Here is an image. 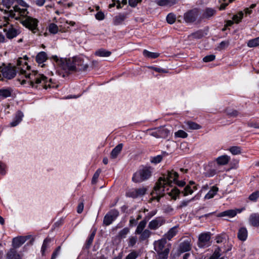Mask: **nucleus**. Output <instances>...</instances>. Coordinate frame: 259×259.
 Returning <instances> with one entry per match:
<instances>
[{
	"label": "nucleus",
	"mask_w": 259,
	"mask_h": 259,
	"mask_svg": "<svg viewBox=\"0 0 259 259\" xmlns=\"http://www.w3.org/2000/svg\"><path fill=\"white\" fill-rule=\"evenodd\" d=\"M130 233V229L127 227L124 228L120 230L118 234V237L119 239H124L126 237L127 235Z\"/></svg>",
	"instance_id": "obj_40"
},
{
	"label": "nucleus",
	"mask_w": 259,
	"mask_h": 259,
	"mask_svg": "<svg viewBox=\"0 0 259 259\" xmlns=\"http://www.w3.org/2000/svg\"><path fill=\"white\" fill-rule=\"evenodd\" d=\"M51 241V239L49 238H46L44 240L42 245L41 248V252L42 255H45V251L49 247V244Z\"/></svg>",
	"instance_id": "obj_44"
},
{
	"label": "nucleus",
	"mask_w": 259,
	"mask_h": 259,
	"mask_svg": "<svg viewBox=\"0 0 259 259\" xmlns=\"http://www.w3.org/2000/svg\"><path fill=\"white\" fill-rule=\"evenodd\" d=\"M7 173V167L6 164L0 161V176H4Z\"/></svg>",
	"instance_id": "obj_55"
},
{
	"label": "nucleus",
	"mask_w": 259,
	"mask_h": 259,
	"mask_svg": "<svg viewBox=\"0 0 259 259\" xmlns=\"http://www.w3.org/2000/svg\"><path fill=\"white\" fill-rule=\"evenodd\" d=\"M249 224L253 227L259 226V214L256 213H251L249 218Z\"/></svg>",
	"instance_id": "obj_25"
},
{
	"label": "nucleus",
	"mask_w": 259,
	"mask_h": 259,
	"mask_svg": "<svg viewBox=\"0 0 259 259\" xmlns=\"http://www.w3.org/2000/svg\"><path fill=\"white\" fill-rule=\"evenodd\" d=\"M138 241V238L136 236H131L127 239L128 246L130 247H134Z\"/></svg>",
	"instance_id": "obj_42"
},
{
	"label": "nucleus",
	"mask_w": 259,
	"mask_h": 259,
	"mask_svg": "<svg viewBox=\"0 0 259 259\" xmlns=\"http://www.w3.org/2000/svg\"><path fill=\"white\" fill-rule=\"evenodd\" d=\"M101 169H98L97 170V171L95 172V174H94V176L93 177V178H92V183L94 184H96L97 181V180L99 177V175L101 173Z\"/></svg>",
	"instance_id": "obj_57"
},
{
	"label": "nucleus",
	"mask_w": 259,
	"mask_h": 259,
	"mask_svg": "<svg viewBox=\"0 0 259 259\" xmlns=\"http://www.w3.org/2000/svg\"><path fill=\"white\" fill-rule=\"evenodd\" d=\"M119 215V211L113 209L109 211L104 217L103 224L105 226H109L114 221Z\"/></svg>",
	"instance_id": "obj_12"
},
{
	"label": "nucleus",
	"mask_w": 259,
	"mask_h": 259,
	"mask_svg": "<svg viewBox=\"0 0 259 259\" xmlns=\"http://www.w3.org/2000/svg\"><path fill=\"white\" fill-rule=\"evenodd\" d=\"M51 59L55 62L59 68L64 71L62 74L63 77L70 73L87 71L89 67L88 64L85 63L84 61L79 57H74L72 59L59 58L57 56L54 55L52 56ZM58 72L61 75L59 71Z\"/></svg>",
	"instance_id": "obj_2"
},
{
	"label": "nucleus",
	"mask_w": 259,
	"mask_h": 259,
	"mask_svg": "<svg viewBox=\"0 0 259 259\" xmlns=\"http://www.w3.org/2000/svg\"><path fill=\"white\" fill-rule=\"evenodd\" d=\"M147 132L150 136L156 138H165L167 137L169 134V131L164 127L149 129L147 130Z\"/></svg>",
	"instance_id": "obj_9"
},
{
	"label": "nucleus",
	"mask_w": 259,
	"mask_h": 259,
	"mask_svg": "<svg viewBox=\"0 0 259 259\" xmlns=\"http://www.w3.org/2000/svg\"><path fill=\"white\" fill-rule=\"evenodd\" d=\"M215 56L214 55H209L204 57L203 61L205 62H209L212 61L215 59Z\"/></svg>",
	"instance_id": "obj_61"
},
{
	"label": "nucleus",
	"mask_w": 259,
	"mask_h": 259,
	"mask_svg": "<svg viewBox=\"0 0 259 259\" xmlns=\"http://www.w3.org/2000/svg\"><path fill=\"white\" fill-rule=\"evenodd\" d=\"M16 67L17 72L25 76V79L22 80V84L39 90L42 89L47 90L48 88L56 87L52 83L51 79H48L44 74H40L36 71H31L30 66L28 65L25 58H19L17 60Z\"/></svg>",
	"instance_id": "obj_1"
},
{
	"label": "nucleus",
	"mask_w": 259,
	"mask_h": 259,
	"mask_svg": "<svg viewBox=\"0 0 259 259\" xmlns=\"http://www.w3.org/2000/svg\"><path fill=\"white\" fill-rule=\"evenodd\" d=\"M26 239L24 237H16L13 239V248H19L20 246H21L24 242L26 241Z\"/></svg>",
	"instance_id": "obj_27"
},
{
	"label": "nucleus",
	"mask_w": 259,
	"mask_h": 259,
	"mask_svg": "<svg viewBox=\"0 0 259 259\" xmlns=\"http://www.w3.org/2000/svg\"><path fill=\"white\" fill-rule=\"evenodd\" d=\"M215 13V10L212 8H206L203 14L204 18H209L213 16Z\"/></svg>",
	"instance_id": "obj_39"
},
{
	"label": "nucleus",
	"mask_w": 259,
	"mask_h": 259,
	"mask_svg": "<svg viewBox=\"0 0 259 259\" xmlns=\"http://www.w3.org/2000/svg\"><path fill=\"white\" fill-rule=\"evenodd\" d=\"M24 116L23 113L21 111H18L16 112L15 116L13 121L10 123L11 127H14L18 125L22 120Z\"/></svg>",
	"instance_id": "obj_22"
},
{
	"label": "nucleus",
	"mask_w": 259,
	"mask_h": 259,
	"mask_svg": "<svg viewBox=\"0 0 259 259\" xmlns=\"http://www.w3.org/2000/svg\"><path fill=\"white\" fill-rule=\"evenodd\" d=\"M151 174L150 167H143L133 175L132 180L135 183H141L148 180L151 177Z\"/></svg>",
	"instance_id": "obj_7"
},
{
	"label": "nucleus",
	"mask_w": 259,
	"mask_h": 259,
	"mask_svg": "<svg viewBox=\"0 0 259 259\" xmlns=\"http://www.w3.org/2000/svg\"><path fill=\"white\" fill-rule=\"evenodd\" d=\"M139 235H140L139 240L141 241H143L150 237L151 235V232L148 229H145Z\"/></svg>",
	"instance_id": "obj_37"
},
{
	"label": "nucleus",
	"mask_w": 259,
	"mask_h": 259,
	"mask_svg": "<svg viewBox=\"0 0 259 259\" xmlns=\"http://www.w3.org/2000/svg\"><path fill=\"white\" fill-rule=\"evenodd\" d=\"M188 134L183 130H179L175 133V138H186L188 137Z\"/></svg>",
	"instance_id": "obj_46"
},
{
	"label": "nucleus",
	"mask_w": 259,
	"mask_h": 259,
	"mask_svg": "<svg viewBox=\"0 0 259 259\" xmlns=\"http://www.w3.org/2000/svg\"><path fill=\"white\" fill-rule=\"evenodd\" d=\"M58 27L54 23H51L49 26V31L50 33L56 34L58 31Z\"/></svg>",
	"instance_id": "obj_48"
},
{
	"label": "nucleus",
	"mask_w": 259,
	"mask_h": 259,
	"mask_svg": "<svg viewBox=\"0 0 259 259\" xmlns=\"http://www.w3.org/2000/svg\"><path fill=\"white\" fill-rule=\"evenodd\" d=\"M138 222L137 221V220H136L135 218L133 217H131L129 221V226L130 227L135 226L138 224Z\"/></svg>",
	"instance_id": "obj_63"
},
{
	"label": "nucleus",
	"mask_w": 259,
	"mask_h": 259,
	"mask_svg": "<svg viewBox=\"0 0 259 259\" xmlns=\"http://www.w3.org/2000/svg\"><path fill=\"white\" fill-rule=\"evenodd\" d=\"M259 198V191H256L251 193L248 197V199L253 202H256Z\"/></svg>",
	"instance_id": "obj_49"
},
{
	"label": "nucleus",
	"mask_w": 259,
	"mask_h": 259,
	"mask_svg": "<svg viewBox=\"0 0 259 259\" xmlns=\"http://www.w3.org/2000/svg\"><path fill=\"white\" fill-rule=\"evenodd\" d=\"M166 20L169 24H173L175 22L176 17L173 14L170 13L167 15Z\"/></svg>",
	"instance_id": "obj_56"
},
{
	"label": "nucleus",
	"mask_w": 259,
	"mask_h": 259,
	"mask_svg": "<svg viewBox=\"0 0 259 259\" xmlns=\"http://www.w3.org/2000/svg\"><path fill=\"white\" fill-rule=\"evenodd\" d=\"M165 223V220L164 218L159 217H156L151 221L148 224V228L153 230H155Z\"/></svg>",
	"instance_id": "obj_15"
},
{
	"label": "nucleus",
	"mask_w": 259,
	"mask_h": 259,
	"mask_svg": "<svg viewBox=\"0 0 259 259\" xmlns=\"http://www.w3.org/2000/svg\"><path fill=\"white\" fill-rule=\"evenodd\" d=\"M48 59L47 53L44 51L38 53L35 57V61L41 67H44L45 64L44 63Z\"/></svg>",
	"instance_id": "obj_16"
},
{
	"label": "nucleus",
	"mask_w": 259,
	"mask_h": 259,
	"mask_svg": "<svg viewBox=\"0 0 259 259\" xmlns=\"http://www.w3.org/2000/svg\"><path fill=\"white\" fill-rule=\"evenodd\" d=\"M12 91V90L10 88L1 89H0V97L3 98L11 97Z\"/></svg>",
	"instance_id": "obj_33"
},
{
	"label": "nucleus",
	"mask_w": 259,
	"mask_h": 259,
	"mask_svg": "<svg viewBox=\"0 0 259 259\" xmlns=\"http://www.w3.org/2000/svg\"><path fill=\"white\" fill-rule=\"evenodd\" d=\"M218 190L219 189L217 187L215 186H212L208 192L205 195L204 198L205 199H209L213 198L217 194Z\"/></svg>",
	"instance_id": "obj_34"
},
{
	"label": "nucleus",
	"mask_w": 259,
	"mask_h": 259,
	"mask_svg": "<svg viewBox=\"0 0 259 259\" xmlns=\"http://www.w3.org/2000/svg\"><path fill=\"white\" fill-rule=\"evenodd\" d=\"M248 232L246 228H240L238 232V238L240 240L245 241L247 238Z\"/></svg>",
	"instance_id": "obj_28"
},
{
	"label": "nucleus",
	"mask_w": 259,
	"mask_h": 259,
	"mask_svg": "<svg viewBox=\"0 0 259 259\" xmlns=\"http://www.w3.org/2000/svg\"><path fill=\"white\" fill-rule=\"evenodd\" d=\"M4 18L5 16L2 17V19L0 20V21H3V23L1 24L0 27H1L2 25L5 27L3 30L6 33L7 38L11 39L17 37L21 33L20 29L18 27H14L12 25L8 26V24H9L10 21H11L12 19L10 18V20H8V22L7 23V22L5 21Z\"/></svg>",
	"instance_id": "obj_6"
},
{
	"label": "nucleus",
	"mask_w": 259,
	"mask_h": 259,
	"mask_svg": "<svg viewBox=\"0 0 259 259\" xmlns=\"http://www.w3.org/2000/svg\"><path fill=\"white\" fill-rule=\"evenodd\" d=\"M247 126L255 128H259V123L254 121H249L247 123Z\"/></svg>",
	"instance_id": "obj_64"
},
{
	"label": "nucleus",
	"mask_w": 259,
	"mask_h": 259,
	"mask_svg": "<svg viewBox=\"0 0 259 259\" xmlns=\"http://www.w3.org/2000/svg\"><path fill=\"white\" fill-rule=\"evenodd\" d=\"M229 45V42L228 41H223L220 43L219 46L218 47L219 50H221L222 49H224L227 48Z\"/></svg>",
	"instance_id": "obj_59"
},
{
	"label": "nucleus",
	"mask_w": 259,
	"mask_h": 259,
	"mask_svg": "<svg viewBox=\"0 0 259 259\" xmlns=\"http://www.w3.org/2000/svg\"><path fill=\"white\" fill-rule=\"evenodd\" d=\"M147 224V221L143 220L141 221L137 226V227L135 230L136 234H140L142 231L144 230V229Z\"/></svg>",
	"instance_id": "obj_36"
},
{
	"label": "nucleus",
	"mask_w": 259,
	"mask_h": 259,
	"mask_svg": "<svg viewBox=\"0 0 259 259\" xmlns=\"http://www.w3.org/2000/svg\"><path fill=\"white\" fill-rule=\"evenodd\" d=\"M155 3L161 7H170L177 3V0H155Z\"/></svg>",
	"instance_id": "obj_24"
},
{
	"label": "nucleus",
	"mask_w": 259,
	"mask_h": 259,
	"mask_svg": "<svg viewBox=\"0 0 259 259\" xmlns=\"http://www.w3.org/2000/svg\"><path fill=\"white\" fill-rule=\"evenodd\" d=\"M16 3L17 4L18 6L15 5V6L12 7L13 9H11L9 11L8 17L5 16L4 20L7 23L8 22V20H10V18L14 19L13 15L16 11L20 12V10L25 9L28 10L27 8H29V5L23 0H16Z\"/></svg>",
	"instance_id": "obj_8"
},
{
	"label": "nucleus",
	"mask_w": 259,
	"mask_h": 259,
	"mask_svg": "<svg viewBox=\"0 0 259 259\" xmlns=\"http://www.w3.org/2000/svg\"><path fill=\"white\" fill-rule=\"evenodd\" d=\"M29 12L26 9L16 12L13 15L14 19L18 21L23 26L31 30L33 33L38 31V20L28 15Z\"/></svg>",
	"instance_id": "obj_4"
},
{
	"label": "nucleus",
	"mask_w": 259,
	"mask_h": 259,
	"mask_svg": "<svg viewBox=\"0 0 259 259\" xmlns=\"http://www.w3.org/2000/svg\"><path fill=\"white\" fill-rule=\"evenodd\" d=\"M162 159V156L160 155H157L156 156L153 157L151 160V162L153 163H158Z\"/></svg>",
	"instance_id": "obj_58"
},
{
	"label": "nucleus",
	"mask_w": 259,
	"mask_h": 259,
	"mask_svg": "<svg viewBox=\"0 0 259 259\" xmlns=\"http://www.w3.org/2000/svg\"><path fill=\"white\" fill-rule=\"evenodd\" d=\"M178 178V173L174 170L169 171L167 174L160 177L151 192L153 199L159 201L161 197L169 192V188L172 186V184L176 181Z\"/></svg>",
	"instance_id": "obj_3"
},
{
	"label": "nucleus",
	"mask_w": 259,
	"mask_h": 259,
	"mask_svg": "<svg viewBox=\"0 0 259 259\" xmlns=\"http://www.w3.org/2000/svg\"><path fill=\"white\" fill-rule=\"evenodd\" d=\"M230 160V156L227 155H224L218 157L216 159V161L218 164L224 165L227 164L229 162Z\"/></svg>",
	"instance_id": "obj_30"
},
{
	"label": "nucleus",
	"mask_w": 259,
	"mask_h": 259,
	"mask_svg": "<svg viewBox=\"0 0 259 259\" xmlns=\"http://www.w3.org/2000/svg\"><path fill=\"white\" fill-rule=\"evenodd\" d=\"M241 210L239 209H229L224 211L221 212L218 214L219 217H228L232 218L236 215L237 212H241Z\"/></svg>",
	"instance_id": "obj_17"
},
{
	"label": "nucleus",
	"mask_w": 259,
	"mask_h": 259,
	"mask_svg": "<svg viewBox=\"0 0 259 259\" xmlns=\"http://www.w3.org/2000/svg\"><path fill=\"white\" fill-rule=\"evenodd\" d=\"M227 114L230 117H236L239 115V112L236 110H229L226 111Z\"/></svg>",
	"instance_id": "obj_60"
},
{
	"label": "nucleus",
	"mask_w": 259,
	"mask_h": 259,
	"mask_svg": "<svg viewBox=\"0 0 259 259\" xmlns=\"http://www.w3.org/2000/svg\"><path fill=\"white\" fill-rule=\"evenodd\" d=\"M6 259H22V256L16 249L11 248L6 254Z\"/></svg>",
	"instance_id": "obj_18"
},
{
	"label": "nucleus",
	"mask_w": 259,
	"mask_h": 259,
	"mask_svg": "<svg viewBox=\"0 0 259 259\" xmlns=\"http://www.w3.org/2000/svg\"><path fill=\"white\" fill-rule=\"evenodd\" d=\"M229 151L233 155H238L241 153V148L239 146H232L229 149Z\"/></svg>",
	"instance_id": "obj_45"
},
{
	"label": "nucleus",
	"mask_w": 259,
	"mask_h": 259,
	"mask_svg": "<svg viewBox=\"0 0 259 259\" xmlns=\"http://www.w3.org/2000/svg\"><path fill=\"white\" fill-rule=\"evenodd\" d=\"M196 190H197V185L193 181H190L183 190H180L176 188H171L169 192H167V194L172 199L176 200L180 193H182L183 196H187L191 195Z\"/></svg>",
	"instance_id": "obj_5"
},
{
	"label": "nucleus",
	"mask_w": 259,
	"mask_h": 259,
	"mask_svg": "<svg viewBox=\"0 0 259 259\" xmlns=\"http://www.w3.org/2000/svg\"><path fill=\"white\" fill-rule=\"evenodd\" d=\"M16 74V70L14 68L0 66V80L1 79V75L4 77L10 79L14 77Z\"/></svg>",
	"instance_id": "obj_11"
},
{
	"label": "nucleus",
	"mask_w": 259,
	"mask_h": 259,
	"mask_svg": "<svg viewBox=\"0 0 259 259\" xmlns=\"http://www.w3.org/2000/svg\"><path fill=\"white\" fill-rule=\"evenodd\" d=\"M190 36L196 39H200L204 36V32L201 30L197 31L192 33Z\"/></svg>",
	"instance_id": "obj_50"
},
{
	"label": "nucleus",
	"mask_w": 259,
	"mask_h": 259,
	"mask_svg": "<svg viewBox=\"0 0 259 259\" xmlns=\"http://www.w3.org/2000/svg\"><path fill=\"white\" fill-rule=\"evenodd\" d=\"M110 51H107L104 49H100L97 51L95 53V55L97 56L105 57H109L111 55Z\"/></svg>",
	"instance_id": "obj_38"
},
{
	"label": "nucleus",
	"mask_w": 259,
	"mask_h": 259,
	"mask_svg": "<svg viewBox=\"0 0 259 259\" xmlns=\"http://www.w3.org/2000/svg\"><path fill=\"white\" fill-rule=\"evenodd\" d=\"M221 249L218 247L215 248L213 253L207 259H224V256H222Z\"/></svg>",
	"instance_id": "obj_31"
},
{
	"label": "nucleus",
	"mask_w": 259,
	"mask_h": 259,
	"mask_svg": "<svg viewBox=\"0 0 259 259\" xmlns=\"http://www.w3.org/2000/svg\"><path fill=\"white\" fill-rule=\"evenodd\" d=\"M138 256V252L137 251L133 250L126 256L125 259H136Z\"/></svg>",
	"instance_id": "obj_52"
},
{
	"label": "nucleus",
	"mask_w": 259,
	"mask_h": 259,
	"mask_svg": "<svg viewBox=\"0 0 259 259\" xmlns=\"http://www.w3.org/2000/svg\"><path fill=\"white\" fill-rule=\"evenodd\" d=\"M215 240L217 243H223L226 240V236L223 234L218 235L215 237Z\"/></svg>",
	"instance_id": "obj_53"
},
{
	"label": "nucleus",
	"mask_w": 259,
	"mask_h": 259,
	"mask_svg": "<svg viewBox=\"0 0 259 259\" xmlns=\"http://www.w3.org/2000/svg\"><path fill=\"white\" fill-rule=\"evenodd\" d=\"M122 147L123 144L121 143L118 144L114 149H113L110 154L111 158L112 159L116 158L121 151Z\"/></svg>",
	"instance_id": "obj_29"
},
{
	"label": "nucleus",
	"mask_w": 259,
	"mask_h": 259,
	"mask_svg": "<svg viewBox=\"0 0 259 259\" xmlns=\"http://www.w3.org/2000/svg\"><path fill=\"white\" fill-rule=\"evenodd\" d=\"M199 199V196L198 195H196L190 199L184 200L180 202L179 204L177 206V208L178 209H182L187 206L190 202Z\"/></svg>",
	"instance_id": "obj_26"
},
{
	"label": "nucleus",
	"mask_w": 259,
	"mask_h": 259,
	"mask_svg": "<svg viewBox=\"0 0 259 259\" xmlns=\"http://www.w3.org/2000/svg\"><path fill=\"white\" fill-rule=\"evenodd\" d=\"M210 232H207L201 233L198 237V246L200 248H206L210 246Z\"/></svg>",
	"instance_id": "obj_10"
},
{
	"label": "nucleus",
	"mask_w": 259,
	"mask_h": 259,
	"mask_svg": "<svg viewBox=\"0 0 259 259\" xmlns=\"http://www.w3.org/2000/svg\"><path fill=\"white\" fill-rule=\"evenodd\" d=\"M169 252L168 248H164L163 251L157 252L158 256V259H167L168 255Z\"/></svg>",
	"instance_id": "obj_41"
},
{
	"label": "nucleus",
	"mask_w": 259,
	"mask_h": 259,
	"mask_svg": "<svg viewBox=\"0 0 259 259\" xmlns=\"http://www.w3.org/2000/svg\"><path fill=\"white\" fill-rule=\"evenodd\" d=\"M147 189L145 187L132 189L126 193L127 197L136 198L143 196L146 194Z\"/></svg>",
	"instance_id": "obj_13"
},
{
	"label": "nucleus",
	"mask_w": 259,
	"mask_h": 259,
	"mask_svg": "<svg viewBox=\"0 0 259 259\" xmlns=\"http://www.w3.org/2000/svg\"><path fill=\"white\" fill-rule=\"evenodd\" d=\"M143 54L144 57L149 59H155L158 58L160 54L156 52H151L147 50H144Z\"/></svg>",
	"instance_id": "obj_35"
},
{
	"label": "nucleus",
	"mask_w": 259,
	"mask_h": 259,
	"mask_svg": "<svg viewBox=\"0 0 259 259\" xmlns=\"http://www.w3.org/2000/svg\"><path fill=\"white\" fill-rule=\"evenodd\" d=\"M243 16V13L242 12H239L238 13L233 16V20L234 22L238 23L242 20Z\"/></svg>",
	"instance_id": "obj_47"
},
{
	"label": "nucleus",
	"mask_w": 259,
	"mask_h": 259,
	"mask_svg": "<svg viewBox=\"0 0 259 259\" xmlns=\"http://www.w3.org/2000/svg\"><path fill=\"white\" fill-rule=\"evenodd\" d=\"M61 251V246H58L53 252L51 259H55L60 254Z\"/></svg>",
	"instance_id": "obj_62"
},
{
	"label": "nucleus",
	"mask_w": 259,
	"mask_h": 259,
	"mask_svg": "<svg viewBox=\"0 0 259 259\" xmlns=\"http://www.w3.org/2000/svg\"><path fill=\"white\" fill-rule=\"evenodd\" d=\"M191 249L190 241L189 240H186L180 243L178 250L180 253H184L189 251Z\"/></svg>",
	"instance_id": "obj_20"
},
{
	"label": "nucleus",
	"mask_w": 259,
	"mask_h": 259,
	"mask_svg": "<svg viewBox=\"0 0 259 259\" xmlns=\"http://www.w3.org/2000/svg\"><path fill=\"white\" fill-rule=\"evenodd\" d=\"M127 18V14L119 13L113 18V22L115 25L122 24L123 22Z\"/></svg>",
	"instance_id": "obj_23"
},
{
	"label": "nucleus",
	"mask_w": 259,
	"mask_h": 259,
	"mask_svg": "<svg viewBox=\"0 0 259 259\" xmlns=\"http://www.w3.org/2000/svg\"><path fill=\"white\" fill-rule=\"evenodd\" d=\"M15 3H16V0H2L3 5L4 7H5L6 8L8 9V10L7 11L8 12L6 14L5 16L8 17V13L9 12V11L11 9H13L12 8V9H11V7H13V5L14 6L15 5H16Z\"/></svg>",
	"instance_id": "obj_32"
},
{
	"label": "nucleus",
	"mask_w": 259,
	"mask_h": 259,
	"mask_svg": "<svg viewBox=\"0 0 259 259\" xmlns=\"http://www.w3.org/2000/svg\"><path fill=\"white\" fill-rule=\"evenodd\" d=\"M259 46V36L248 40L247 46L249 48L255 47Z\"/></svg>",
	"instance_id": "obj_43"
},
{
	"label": "nucleus",
	"mask_w": 259,
	"mask_h": 259,
	"mask_svg": "<svg viewBox=\"0 0 259 259\" xmlns=\"http://www.w3.org/2000/svg\"><path fill=\"white\" fill-rule=\"evenodd\" d=\"M166 240L164 238H162L154 242V249L157 252L163 251Z\"/></svg>",
	"instance_id": "obj_19"
},
{
	"label": "nucleus",
	"mask_w": 259,
	"mask_h": 259,
	"mask_svg": "<svg viewBox=\"0 0 259 259\" xmlns=\"http://www.w3.org/2000/svg\"><path fill=\"white\" fill-rule=\"evenodd\" d=\"M188 127L191 130H199L201 127L200 125L192 121L188 122Z\"/></svg>",
	"instance_id": "obj_51"
},
{
	"label": "nucleus",
	"mask_w": 259,
	"mask_h": 259,
	"mask_svg": "<svg viewBox=\"0 0 259 259\" xmlns=\"http://www.w3.org/2000/svg\"><path fill=\"white\" fill-rule=\"evenodd\" d=\"M179 231L178 226H175L170 228L168 231L165 233L163 238L166 240H170L174 236H175Z\"/></svg>",
	"instance_id": "obj_21"
},
{
	"label": "nucleus",
	"mask_w": 259,
	"mask_h": 259,
	"mask_svg": "<svg viewBox=\"0 0 259 259\" xmlns=\"http://www.w3.org/2000/svg\"><path fill=\"white\" fill-rule=\"evenodd\" d=\"M148 68H149L150 69H152L157 72H159V73H167V71L166 69H163L160 67H155V66H148Z\"/></svg>",
	"instance_id": "obj_54"
},
{
	"label": "nucleus",
	"mask_w": 259,
	"mask_h": 259,
	"mask_svg": "<svg viewBox=\"0 0 259 259\" xmlns=\"http://www.w3.org/2000/svg\"><path fill=\"white\" fill-rule=\"evenodd\" d=\"M198 14L199 12L197 9L191 10L184 14V20L186 23H192L196 20Z\"/></svg>",
	"instance_id": "obj_14"
}]
</instances>
